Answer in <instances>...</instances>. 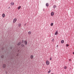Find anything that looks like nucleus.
<instances>
[{
	"label": "nucleus",
	"instance_id": "nucleus-8",
	"mask_svg": "<svg viewBox=\"0 0 74 74\" xmlns=\"http://www.w3.org/2000/svg\"><path fill=\"white\" fill-rule=\"evenodd\" d=\"M21 46L22 47H24L25 46L23 44H21Z\"/></svg>",
	"mask_w": 74,
	"mask_h": 74
},
{
	"label": "nucleus",
	"instance_id": "nucleus-23",
	"mask_svg": "<svg viewBox=\"0 0 74 74\" xmlns=\"http://www.w3.org/2000/svg\"><path fill=\"white\" fill-rule=\"evenodd\" d=\"M64 69H67V67L66 66H64Z\"/></svg>",
	"mask_w": 74,
	"mask_h": 74
},
{
	"label": "nucleus",
	"instance_id": "nucleus-18",
	"mask_svg": "<svg viewBox=\"0 0 74 74\" xmlns=\"http://www.w3.org/2000/svg\"><path fill=\"white\" fill-rule=\"evenodd\" d=\"M53 23H51V26H53Z\"/></svg>",
	"mask_w": 74,
	"mask_h": 74
},
{
	"label": "nucleus",
	"instance_id": "nucleus-9",
	"mask_svg": "<svg viewBox=\"0 0 74 74\" xmlns=\"http://www.w3.org/2000/svg\"><path fill=\"white\" fill-rule=\"evenodd\" d=\"M18 26L19 27H21V23L18 24Z\"/></svg>",
	"mask_w": 74,
	"mask_h": 74
},
{
	"label": "nucleus",
	"instance_id": "nucleus-28",
	"mask_svg": "<svg viewBox=\"0 0 74 74\" xmlns=\"http://www.w3.org/2000/svg\"><path fill=\"white\" fill-rule=\"evenodd\" d=\"M73 55H74V52H73Z\"/></svg>",
	"mask_w": 74,
	"mask_h": 74
},
{
	"label": "nucleus",
	"instance_id": "nucleus-25",
	"mask_svg": "<svg viewBox=\"0 0 74 74\" xmlns=\"http://www.w3.org/2000/svg\"><path fill=\"white\" fill-rule=\"evenodd\" d=\"M43 11H45V9H44V8H43Z\"/></svg>",
	"mask_w": 74,
	"mask_h": 74
},
{
	"label": "nucleus",
	"instance_id": "nucleus-6",
	"mask_svg": "<svg viewBox=\"0 0 74 74\" xmlns=\"http://www.w3.org/2000/svg\"><path fill=\"white\" fill-rule=\"evenodd\" d=\"M21 42H20L18 43L17 44L18 45H20L21 44Z\"/></svg>",
	"mask_w": 74,
	"mask_h": 74
},
{
	"label": "nucleus",
	"instance_id": "nucleus-5",
	"mask_svg": "<svg viewBox=\"0 0 74 74\" xmlns=\"http://www.w3.org/2000/svg\"><path fill=\"white\" fill-rule=\"evenodd\" d=\"M61 44H63V43H64V40H62L61 41Z\"/></svg>",
	"mask_w": 74,
	"mask_h": 74
},
{
	"label": "nucleus",
	"instance_id": "nucleus-22",
	"mask_svg": "<svg viewBox=\"0 0 74 74\" xmlns=\"http://www.w3.org/2000/svg\"><path fill=\"white\" fill-rule=\"evenodd\" d=\"M50 60H52V57H50Z\"/></svg>",
	"mask_w": 74,
	"mask_h": 74
},
{
	"label": "nucleus",
	"instance_id": "nucleus-7",
	"mask_svg": "<svg viewBox=\"0 0 74 74\" xmlns=\"http://www.w3.org/2000/svg\"><path fill=\"white\" fill-rule=\"evenodd\" d=\"M11 5H14V2H12Z\"/></svg>",
	"mask_w": 74,
	"mask_h": 74
},
{
	"label": "nucleus",
	"instance_id": "nucleus-32",
	"mask_svg": "<svg viewBox=\"0 0 74 74\" xmlns=\"http://www.w3.org/2000/svg\"><path fill=\"white\" fill-rule=\"evenodd\" d=\"M10 8V7H9V8Z\"/></svg>",
	"mask_w": 74,
	"mask_h": 74
},
{
	"label": "nucleus",
	"instance_id": "nucleus-27",
	"mask_svg": "<svg viewBox=\"0 0 74 74\" xmlns=\"http://www.w3.org/2000/svg\"><path fill=\"white\" fill-rule=\"evenodd\" d=\"M69 61H71V59H69Z\"/></svg>",
	"mask_w": 74,
	"mask_h": 74
},
{
	"label": "nucleus",
	"instance_id": "nucleus-11",
	"mask_svg": "<svg viewBox=\"0 0 74 74\" xmlns=\"http://www.w3.org/2000/svg\"><path fill=\"white\" fill-rule=\"evenodd\" d=\"M58 34V32L56 31L54 35H57V34Z\"/></svg>",
	"mask_w": 74,
	"mask_h": 74
},
{
	"label": "nucleus",
	"instance_id": "nucleus-10",
	"mask_svg": "<svg viewBox=\"0 0 74 74\" xmlns=\"http://www.w3.org/2000/svg\"><path fill=\"white\" fill-rule=\"evenodd\" d=\"M6 66V65H5V64H3V68H5V67Z\"/></svg>",
	"mask_w": 74,
	"mask_h": 74
},
{
	"label": "nucleus",
	"instance_id": "nucleus-1",
	"mask_svg": "<svg viewBox=\"0 0 74 74\" xmlns=\"http://www.w3.org/2000/svg\"><path fill=\"white\" fill-rule=\"evenodd\" d=\"M16 21H17V19L16 18H14L13 20V23H15V22H16Z\"/></svg>",
	"mask_w": 74,
	"mask_h": 74
},
{
	"label": "nucleus",
	"instance_id": "nucleus-2",
	"mask_svg": "<svg viewBox=\"0 0 74 74\" xmlns=\"http://www.w3.org/2000/svg\"><path fill=\"white\" fill-rule=\"evenodd\" d=\"M46 64L47 65H49V61H47L46 62Z\"/></svg>",
	"mask_w": 74,
	"mask_h": 74
},
{
	"label": "nucleus",
	"instance_id": "nucleus-16",
	"mask_svg": "<svg viewBox=\"0 0 74 74\" xmlns=\"http://www.w3.org/2000/svg\"><path fill=\"white\" fill-rule=\"evenodd\" d=\"M56 7V5H54L53 6V8H55Z\"/></svg>",
	"mask_w": 74,
	"mask_h": 74
},
{
	"label": "nucleus",
	"instance_id": "nucleus-4",
	"mask_svg": "<svg viewBox=\"0 0 74 74\" xmlns=\"http://www.w3.org/2000/svg\"><path fill=\"white\" fill-rule=\"evenodd\" d=\"M24 44H25V45H27V42L25 40L24 41Z\"/></svg>",
	"mask_w": 74,
	"mask_h": 74
},
{
	"label": "nucleus",
	"instance_id": "nucleus-26",
	"mask_svg": "<svg viewBox=\"0 0 74 74\" xmlns=\"http://www.w3.org/2000/svg\"><path fill=\"white\" fill-rule=\"evenodd\" d=\"M54 40V39H52V41H53Z\"/></svg>",
	"mask_w": 74,
	"mask_h": 74
},
{
	"label": "nucleus",
	"instance_id": "nucleus-3",
	"mask_svg": "<svg viewBox=\"0 0 74 74\" xmlns=\"http://www.w3.org/2000/svg\"><path fill=\"white\" fill-rule=\"evenodd\" d=\"M53 15H54V12H52L51 13V16H53Z\"/></svg>",
	"mask_w": 74,
	"mask_h": 74
},
{
	"label": "nucleus",
	"instance_id": "nucleus-29",
	"mask_svg": "<svg viewBox=\"0 0 74 74\" xmlns=\"http://www.w3.org/2000/svg\"><path fill=\"white\" fill-rule=\"evenodd\" d=\"M10 49H12V47H10Z\"/></svg>",
	"mask_w": 74,
	"mask_h": 74
},
{
	"label": "nucleus",
	"instance_id": "nucleus-19",
	"mask_svg": "<svg viewBox=\"0 0 74 74\" xmlns=\"http://www.w3.org/2000/svg\"><path fill=\"white\" fill-rule=\"evenodd\" d=\"M69 45L68 44H66V47H69Z\"/></svg>",
	"mask_w": 74,
	"mask_h": 74
},
{
	"label": "nucleus",
	"instance_id": "nucleus-15",
	"mask_svg": "<svg viewBox=\"0 0 74 74\" xmlns=\"http://www.w3.org/2000/svg\"><path fill=\"white\" fill-rule=\"evenodd\" d=\"M31 33H32V32H31L30 31L29 32H28V34H30Z\"/></svg>",
	"mask_w": 74,
	"mask_h": 74
},
{
	"label": "nucleus",
	"instance_id": "nucleus-33",
	"mask_svg": "<svg viewBox=\"0 0 74 74\" xmlns=\"http://www.w3.org/2000/svg\"><path fill=\"white\" fill-rule=\"evenodd\" d=\"M6 73H7V72H6Z\"/></svg>",
	"mask_w": 74,
	"mask_h": 74
},
{
	"label": "nucleus",
	"instance_id": "nucleus-24",
	"mask_svg": "<svg viewBox=\"0 0 74 74\" xmlns=\"http://www.w3.org/2000/svg\"><path fill=\"white\" fill-rule=\"evenodd\" d=\"M22 43H23L24 42V40H22Z\"/></svg>",
	"mask_w": 74,
	"mask_h": 74
},
{
	"label": "nucleus",
	"instance_id": "nucleus-21",
	"mask_svg": "<svg viewBox=\"0 0 74 74\" xmlns=\"http://www.w3.org/2000/svg\"><path fill=\"white\" fill-rule=\"evenodd\" d=\"M51 72V70H49V71H48V73H50Z\"/></svg>",
	"mask_w": 74,
	"mask_h": 74
},
{
	"label": "nucleus",
	"instance_id": "nucleus-20",
	"mask_svg": "<svg viewBox=\"0 0 74 74\" xmlns=\"http://www.w3.org/2000/svg\"><path fill=\"white\" fill-rule=\"evenodd\" d=\"M1 58H4V55H3L1 56Z\"/></svg>",
	"mask_w": 74,
	"mask_h": 74
},
{
	"label": "nucleus",
	"instance_id": "nucleus-13",
	"mask_svg": "<svg viewBox=\"0 0 74 74\" xmlns=\"http://www.w3.org/2000/svg\"><path fill=\"white\" fill-rule=\"evenodd\" d=\"M21 8V6H19L18 7V10H20Z\"/></svg>",
	"mask_w": 74,
	"mask_h": 74
},
{
	"label": "nucleus",
	"instance_id": "nucleus-17",
	"mask_svg": "<svg viewBox=\"0 0 74 74\" xmlns=\"http://www.w3.org/2000/svg\"><path fill=\"white\" fill-rule=\"evenodd\" d=\"M31 59H33V55H31Z\"/></svg>",
	"mask_w": 74,
	"mask_h": 74
},
{
	"label": "nucleus",
	"instance_id": "nucleus-31",
	"mask_svg": "<svg viewBox=\"0 0 74 74\" xmlns=\"http://www.w3.org/2000/svg\"><path fill=\"white\" fill-rule=\"evenodd\" d=\"M4 49L3 48L2 49V50H3Z\"/></svg>",
	"mask_w": 74,
	"mask_h": 74
},
{
	"label": "nucleus",
	"instance_id": "nucleus-30",
	"mask_svg": "<svg viewBox=\"0 0 74 74\" xmlns=\"http://www.w3.org/2000/svg\"><path fill=\"white\" fill-rule=\"evenodd\" d=\"M58 47V45H57V47Z\"/></svg>",
	"mask_w": 74,
	"mask_h": 74
},
{
	"label": "nucleus",
	"instance_id": "nucleus-12",
	"mask_svg": "<svg viewBox=\"0 0 74 74\" xmlns=\"http://www.w3.org/2000/svg\"><path fill=\"white\" fill-rule=\"evenodd\" d=\"M49 5V4H48V3H47L46 4V6L47 7H48V6Z\"/></svg>",
	"mask_w": 74,
	"mask_h": 74
},
{
	"label": "nucleus",
	"instance_id": "nucleus-14",
	"mask_svg": "<svg viewBox=\"0 0 74 74\" xmlns=\"http://www.w3.org/2000/svg\"><path fill=\"white\" fill-rule=\"evenodd\" d=\"M2 16L3 18L5 17V14H2Z\"/></svg>",
	"mask_w": 74,
	"mask_h": 74
}]
</instances>
